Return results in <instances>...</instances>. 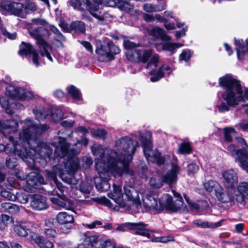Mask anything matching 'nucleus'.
<instances>
[{
	"instance_id": "nucleus-1",
	"label": "nucleus",
	"mask_w": 248,
	"mask_h": 248,
	"mask_svg": "<svg viewBox=\"0 0 248 248\" xmlns=\"http://www.w3.org/2000/svg\"><path fill=\"white\" fill-rule=\"evenodd\" d=\"M115 148L119 152L110 149H104L100 145L92 147V151L95 156V168L99 176L94 178L96 188L99 191L109 189L108 182L110 176L114 177L122 176L124 173L131 176L135 172L129 168V164L133 159L139 143L128 136L123 137L115 141Z\"/></svg>"
},
{
	"instance_id": "nucleus-2",
	"label": "nucleus",
	"mask_w": 248,
	"mask_h": 248,
	"mask_svg": "<svg viewBox=\"0 0 248 248\" xmlns=\"http://www.w3.org/2000/svg\"><path fill=\"white\" fill-rule=\"evenodd\" d=\"M52 145L55 148L54 159H57L59 164L54 166L52 171L46 170L47 177L53 180L56 188L52 191H48L49 194L57 195L62 200H60L58 205L64 208H67L65 192L66 188L61 183H58L57 175L62 180L69 184L76 185L78 179L74 175L79 167V160L76 157L81 149L82 143L78 140L74 145L71 146L66 142L64 138L59 137L58 142H53Z\"/></svg>"
},
{
	"instance_id": "nucleus-3",
	"label": "nucleus",
	"mask_w": 248,
	"mask_h": 248,
	"mask_svg": "<svg viewBox=\"0 0 248 248\" xmlns=\"http://www.w3.org/2000/svg\"><path fill=\"white\" fill-rule=\"evenodd\" d=\"M23 123L24 125L19 133L18 140H15L13 137H10V140L12 142L7 145L6 152H12L25 161L30 158L34 163L38 162L46 165L50 159L52 150L47 143L39 142L36 135L47 130L49 126L47 124L38 126L30 118L26 119Z\"/></svg>"
},
{
	"instance_id": "nucleus-4",
	"label": "nucleus",
	"mask_w": 248,
	"mask_h": 248,
	"mask_svg": "<svg viewBox=\"0 0 248 248\" xmlns=\"http://www.w3.org/2000/svg\"><path fill=\"white\" fill-rule=\"evenodd\" d=\"M219 84L224 90L222 97L226 101L218 102L217 105L220 112L228 111L230 107H235L239 102L248 100V88L243 90L240 81L232 76L226 75L219 78Z\"/></svg>"
},
{
	"instance_id": "nucleus-5",
	"label": "nucleus",
	"mask_w": 248,
	"mask_h": 248,
	"mask_svg": "<svg viewBox=\"0 0 248 248\" xmlns=\"http://www.w3.org/2000/svg\"><path fill=\"white\" fill-rule=\"evenodd\" d=\"M117 0H93L91 2L89 0H71V5L75 9L84 11L88 10L90 13L99 21H102L108 17V14L101 10L100 7L104 5L108 7H114L116 5Z\"/></svg>"
},
{
	"instance_id": "nucleus-6",
	"label": "nucleus",
	"mask_w": 248,
	"mask_h": 248,
	"mask_svg": "<svg viewBox=\"0 0 248 248\" xmlns=\"http://www.w3.org/2000/svg\"><path fill=\"white\" fill-rule=\"evenodd\" d=\"M113 186V192L109 193L108 197L125 210L134 211L135 203H137L140 199L138 190L132 186H124V193L122 194L120 186L115 184Z\"/></svg>"
},
{
	"instance_id": "nucleus-7",
	"label": "nucleus",
	"mask_w": 248,
	"mask_h": 248,
	"mask_svg": "<svg viewBox=\"0 0 248 248\" xmlns=\"http://www.w3.org/2000/svg\"><path fill=\"white\" fill-rule=\"evenodd\" d=\"M139 138L140 140L145 156L147 160L155 162L160 166L163 164L170 156L168 155H162L157 151H153L152 144V136L150 133H141L139 132Z\"/></svg>"
},
{
	"instance_id": "nucleus-8",
	"label": "nucleus",
	"mask_w": 248,
	"mask_h": 248,
	"mask_svg": "<svg viewBox=\"0 0 248 248\" xmlns=\"http://www.w3.org/2000/svg\"><path fill=\"white\" fill-rule=\"evenodd\" d=\"M29 32L31 36L36 40L41 55L46 56L50 61L52 62L53 59L50 54L52 47L43 39V36L49 35L48 30L43 26H38L33 27Z\"/></svg>"
},
{
	"instance_id": "nucleus-9",
	"label": "nucleus",
	"mask_w": 248,
	"mask_h": 248,
	"mask_svg": "<svg viewBox=\"0 0 248 248\" xmlns=\"http://www.w3.org/2000/svg\"><path fill=\"white\" fill-rule=\"evenodd\" d=\"M158 60V55L157 54L154 55L147 65L146 68L151 70L149 74L154 76L150 78V80L152 82L158 81L163 77L165 74V72H166V73L168 76H169L171 73L170 67L166 64L162 65L156 71V68L157 66Z\"/></svg>"
},
{
	"instance_id": "nucleus-10",
	"label": "nucleus",
	"mask_w": 248,
	"mask_h": 248,
	"mask_svg": "<svg viewBox=\"0 0 248 248\" xmlns=\"http://www.w3.org/2000/svg\"><path fill=\"white\" fill-rule=\"evenodd\" d=\"M246 148L238 149L237 147H235L233 144L229 145L227 150L239 163L240 166L246 171L248 172V146L244 144Z\"/></svg>"
},
{
	"instance_id": "nucleus-11",
	"label": "nucleus",
	"mask_w": 248,
	"mask_h": 248,
	"mask_svg": "<svg viewBox=\"0 0 248 248\" xmlns=\"http://www.w3.org/2000/svg\"><path fill=\"white\" fill-rule=\"evenodd\" d=\"M137 203H135V209L133 211L136 213L148 212L152 209H158L157 199L151 195L143 196L142 201L139 199Z\"/></svg>"
},
{
	"instance_id": "nucleus-12",
	"label": "nucleus",
	"mask_w": 248,
	"mask_h": 248,
	"mask_svg": "<svg viewBox=\"0 0 248 248\" xmlns=\"http://www.w3.org/2000/svg\"><path fill=\"white\" fill-rule=\"evenodd\" d=\"M82 248H124L120 246H112L110 241H103L96 235L86 237L82 245Z\"/></svg>"
},
{
	"instance_id": "nucleus-13",
	"label": "nucleus",
	"mask_w": 248,
	"mask_h": 248,
	"mask_svg": "<svg viewBox=\"0 0 248 248\" xmlns=\"http://www.w3.org/2000/svg\"><path fill=\"white\" fill-rule=\"evenodd\" d=\"M173 161L171 163V168L165 174L161 176L163 183L168 184L170 186L175 184L178 179V175L180 174L181 169L177 163L178 160L176 157H173Z\"/></svg>"
},
{
	"instance_id": "nucleus-14",
	"label": "nucleus",
	"mask_w": 248,
	"mask_h": 248,
	"mask_svg": "<svg viewBox=\"0 0 248 248\" xmlns=\"http://www.w3.org/2000/svg\"><path fill=\"white\" fill-rule=\"evenodd\" d=\"M147 225L142 222L125 223L118 226L116 230L125 232L134 230L136 234L149 238L150 237L149 230L146 229Z\"/></svg>"
},
{
	"instance_id": "nucleus-15",
	"label": "nucleus",
	"mask_w": 248,
	"mask_h": 248,
	"mask_svg": "<svg viewBox=\"0 0 248 248\" xmlns=\"http://www.w3.org/2000/svg\"><path fill=\"white\" fill-rule=\"evenodd\" d=\"M153 54L151 49L140 48L135 49L134 50L129 51L126 54V57L128 61L137 62L140 61L146 62Z\"/></svg>"
},
{
	"instance_id": "nucleus-16",
	"label": "nucleus",
	"mask_w": 248,
	"mask_h": 248,
	"mask_svg": "<svg viewBox=\"0 0 248 248\" xmlns=\"http://www.w3.org/2000/svg\"><path fill=\"white\" fill-rule=\"evenodd\" d=\"M26 178V185L23 186V188L28 192H32L35 189H39L40 185L44 184V177L34 171L29 173Z\"/></svg>"
},
{
	"instance_id": "nucleus-17",
	"label": "nucleus",
	"mask_w": 248,
	"mask_h": 248,
	"mask_svg": "<svg viewBox=\"0 0 248 248\" xmlns=\"http://www.w3.org/2000/svg\"><path fill=\"white\" fill-rule=\"evenodd\" d=\"M6 89V94L14 99H30L34 97L31 92L25 91L23 88L9 85Z\"/></svg>"
},
{
	"instance_id": "nucleus-18",
	"label": "nucleus",
	"mask_w": 248,
	"mask_h": 248,
	"mask_svg": "<svg viewBox=\"0 0 248 248\" xmlns=\"http://www.w3.org/2000/svg\"><path fill=\"white\" fill-rule=\"evenodd\" d=\"M1 7L8 11L10 12L15 16H19L22 18L25 17V12L24 9V5L23 3L5 1L1 3Z\"/></svg>"
},
{
	"instance_id": "nucleus-19",
	"label": "nucleus",
	"mask_w": 248,
	"mask_h": 248,
	"mask_svg": "<svg viewBox=\"0 0 248 248\" xmlns=\"http://www.w3.org/2000/svg\"><path fill=\"white\" fill-rule=\"evenodd\" d=\"M56 218L58 223L63 225L60 228L61 232L68 233L72 227L71 224L74 222L73 216L67 212H61L58 214Z\"/></svg>"
},
{
	"instance_id": "nucleus-20",
	"label": "nucleus",
	"mask_w": 248,
	"mask_h": 248,
	"mask_svg": "<svg viewBox=\"0 0 248 248\" xmlns=\"http://www.w3.org/2000/svg\"><path fill=\"white\" fill-rule=\"evenodd\" d=\"M164 208L174 212L181 210V207L177 204V202L173 201L172 197L168 194H163L159 202L158 209Z\"/></svg>"
},
{
	"instance_id": "nucleus-21",
	"label": "nucleus",
	"mask_w": 248,
	"mask_h": 248,
	"mask_svg": "<svg viewBox=\"0 0 248 248\" xmlns=\"http://www.w3.org/2000/svg\"><path fill=\"white\" fill-rule=\"evenodd\" d=\"M18 53L21 55H32L33 63L36 67L39 66V62L38 61V54L31 44L22 42L20 46V49Z\"/></svg>"
},
{
	"instance_id": "nucleus-22",
	"label": "nucleus",
	"mask_w": 248,
	"mask_h": 248,
	"mask_svg": "<svg viewBox=\"0 0 248 248\" xmlns=\"http://www.w3.org/2000/svg\"><path fill=\"white\" fill-rule=\"evenodd\" d=\"M224 184L228 188H233L237 185L238 177L236 172L233 170H229L223 173Z\"/></svg>"
},
{
	"instance_id": "nucleus-23",
	"label": "nucleus",
	"mask_w": 248,
	"mask_h": 248,
	"mask_svg": "<svg viewBox=\"0 0 248 248\" xmlns=\"http://www.w3.org/2000/svg\"><path fill=\"white\" fill-rule=\"evenodd\" d=\"M238 194H235V200L240 203L248 201V183L243 182L239 183L237 186Z\"/></svg>"
},
{
	"instance_id": "nucleus-24",
	"label": "nucleus",
	"mask_w": 248,
	"mask_h": 248,
	"mask_svg": "<svg viewBox=\"0 0 248 248\" xmlns=\"http://www.w3.org/2000/svg\"><path fill=\"white\" fill-rule=\"evenodd\" d=\"M30 204L31 208L36 210H42L47 207L45 197L38 194L32 195Z\"/></svg>"
},
{
	"instance_id": "nucleus-25",
	"label": "nucleus",
	"mask_w": 248,
	"mask_h": 248,
	"mask_svg": "<svg viewBox=\"0 0 248 248\" xmlns=\"http://www.w3.org/2000/svg\"><path fill=\"white\" fill-rule=\"evenodd\" d=\"M234 189L232 188H228V190L225 191L223 190L221 186L218 189L216 194L218 199L222 202H230L235 201V195L232 194Z\"/></svg>"
},
{
	"instance_id": "nucleus-26",
	"label": "nucleus",
	"mask_w": 248,
	"mask_h": 248,
	"mask_svg": "<svg viewBox=\"0 0 248 248\" xmlns=\"http://www.w3.org/2000/svg\"><path fill=\"white\" fill-rule=\"evenodd\" d=\"M30 237V240L35 243L40 248H52L53 247L51 242L46 240L43 236L37 233H31Z\"/></svg>"
},
{
	"instance_id": "nucleus-27",
	"label": "nucleus",
	"mask_w": 248,
	"mask_h": 248,
	"mask_svg": "<svg viewBox=\"0 0 248 248\" xmlns=\"http://www.w3.org/2000/svg\"><path fill=\"white\" fill-rule=\"evenodd\" d=\"M30 237V240L35 243L40 248H52L53 247L51 242L46 240L43 236L37 233H31Z\"/></svg>"
},
{
	"instance_id": "nucleus-28",
	"label": "nucleus",
	"mask_w": 248,
	"mask_h": 248,
	"mask_svg": "<svg viewBox=\"0 0 248 248\" xmlns=\"http://www.w3.org/2000/svg\"><path fill=\"white\" fill-rule=\"evenodd\" d=\"M18 127V124L15 120H5L3 122L0 121V128L3 130V132H7L9 134L15 133Z\"/></svg>"
},
{
	"instance_id": "nucleus-29",
	"label": "nucleus",
	"mask_w": 248,
	"mask_h": 248,
	"mask_svg": "<svg viewBox=\"0 0 248 248\" xmlns=\"http://www.w3.org/2000/svg\"><path fill=\"white\" fill-rule=\"evenodd\" d=\"M224 134L225 140L227 142H231L233 138H235L236 142L241 144H245V141L243 138L236 137V132L232 128H225L224 129Z\"/></svg>"
},
{
	"instance_id": "nucleus-30",
	"label": "nucleus",
	"mask_w": 248,
	"mask_h": 248,
	"mask_svg": "<svg viewBox=\"0 0 248 248\" xmlns=\"http://www.w3.org/2000/svg\"><path fill=\"white\" fill-rule=\"evenodd\" d=\"M95 52L98 56V59L100 62L109 61L108 51L107 46L100 45L97 46Z\"/></svg>"
},
{
	"instance_id": "nucleus-31",
	"label": "nucleus",
	"mask_w": 248,
	"mask_h": 248,
	"mask_svg": "<svg viewBox=\"0 0 248 248\" xmlns=\"http://www.w3.org/2000/svg\"><path fill=\"white\" fill-rule=\"evenodd\" d=\"M223 219L216 223H212L208 221H204L200 219H196L193 221V223L195 225L202 228H216L222 225Z\"/></svg>"
},
{
	"instance_id": "nucleus-32",
	"label": "nucleus",
	"mask_w": 248,
	"mask_h": 248,
	"mask_svg": "<svg viewBox=\"0 0 248 248\" xmlns=\"http://www.w3.org/2000/svg\"><path fill=\"white\" fill-rule=\"evenodd\" d=\"M167 7L166 2H163L157 5H153L151 3H146L143 5V10L147 13L159 12L165 10Z\"/></svg>"
},
{
	"instance_id": "nucleus-33",
	"label": "nucleus",
	"mask_w": 248,
	"mask_h": 248,
	"mask_svg": "<svg viewBox=\"0 0 248 248\" xmlns=\"http://www.w3.org/2000/svg\"><path fill=\"white\" fill-rule=\"evenodd\" d=\"M151 34L157 38H161L163 40H170V37L165 33L164 30L158 27H155L151 30Z\"/></svg>"
},
{
	"instance_id": "nucleus-34",
	"label": "nucleus",
	"mask_w": 248,
	"mask_h": 248,
	"mask_svg": "<svg viewBox=\"0 0 248 248\" xmlns=\"http://www.w3.org/2000/svg\"><path fill=\"white\" fill-rule=\"evenodd\" d=\"M10 137H12V136H10L9 137V140L10 141V143H8L7 145L6 146V147H5V149H4V151H5V152L6 153V154H10L11 155H9L8 157H7L6 158V166L9 168V169H14L16 165V156H18L19 157V156H18L17 155H15V154L14 153H13L12 152H9V153H7L6 152V147L7 146V145L10 144V143H11L12 142V141L10 140ZM19 157H20L21 158H22L20 156H19Z\"/></svg>"
},
{
	"instance_id": "nucleus-35",
	"label": "nucleus",
	"mask_w": 248,
	"mask_h": 248,
	"mask_svg": "<svg viewBox=\"0 0 248 248\" xmlns=\"http://www.w3.org/2000/svg\"><path fill=\"white\" fill-rule=\"evenodd\" d=\"M14 232L18 235L25 237L28 234V229L25 223L21 222L15 224L14 226Z\"/></svg>"
},
{
	"instance_id": "nucleus-36",
	"label": "nucleus",
	"mask_w": 248,
	"mask_h": 248,
	"mask_svg": "<svg viewBox=\"0 0 248 248\" xmlns=\"http://www.w3.org/2000/svg\"><path fill=\"white\" fill-rule=\"evenodd\" d=\"M68 93L72 97L73 99L77 103H79L82 99L79 91L74 86L71 85L67 88Z\"/></svg>"
},
{
	"instance_id": "nucleus-37",
	"label": "nucleus",
	"mask_w": 248,
	"mask_h": 248,
	"mask_svg": "<svg viewBox=\"0 0 248 248\" xmlns=\"http://www.w3.org/2000/svg\"><path fill=\"white\" fill-rule=\"evenodd\" d=\"M33 113L39 121L45 120L49 114L48 111L44 108H35L33 109Z\"/></svg>"
},
{
	"instance_id": "nucleus-38",
	"label": "nucleus",
	"mask_w": 248,
	"mask_h": 248,
	"mask_svg": "<svg viewBox=\"0 0 248 248\" xmlns=\"http://www.w3.org/2000/svg\"><path fill=\"white\" fill-rule=\"evenodd\" d=\"M107 46L108 51L109 61L114 59V56L118 54L120 52V49L112 42L109 41L107 43Z\"/></svg>"
},
{
	"instance_id": "nucleus-39",
	"label": "nucleus",
	"mask_w": 248,
	"mask_h": 248,
	"mask_svg": "<svg viewBox=\"0 0 248 248\" xmlns=\"http://www.w3.org/2000/svg\"><path fill=\"white\" fill-rule=\"evenodd\" d=\"M184 196L186 201L190 206L191 209L193 210L199 211L202 208V206L203 205L206 204V202L204 201H198L196 202H193L190 201V200L186 195L184 194Z\"/></svg>"
},
{
	"instance_id": "nucleus-40",
	"label": "nucleus",
	"mask_w": 248,
	"mask_h": 248,
	"mask_svg": "<svg viewBox=\"0 0 248 248\" xmlns=\"http://www.w3.org/2000/svg\"><path fill=\"white\" fill-rule=\"evenodd\" d=\"M23 5L25 16L37 10V5L32 0H25Z\"/></svg>"
},
{
	"instance_id": "nucleus-41",
	"label": "nucleus",
	"mask_w": 248,
	"mask_h": 248,
	"mask_svg": "<svg viewBox=\"0 0 248 248\" xmlns=\"http://www.w3.org/2000/svg\"><path fill=\"white\" fill-rule=\"evenodd\" d=\"M204 186L207 191L211 192L214 190L216 193L217 191H218V189L221 186L217 182L213 180L208 181L204 184Z\"/></svg>"
},
{
	"instance_id": "nucleus-42",
	"label": "nucleus",
	"mask_w": 248,
	"mask_h": 248,
	"mask_svg": "<svg viewBox=\"0 0 248 248\" xmlns=\"http://www.w3.org/2000/svg\"><path fill=\"white\" fill-rule=\"evenodd\" d=\"M70 27L72 30L77 32H84L85 31V24L80 21H76L71 23Z\"/></svg>"
},
{
	"instance_id": "nucleus-43",
	"label": "nucleus",
	"mask_w": 248,
	"mask_h": 248,
	"mask_svg": "<svg viewBox=\"0 0 248 248\" xmlns=\"http://www.w3.org/2000/svg\"><path fill=\"white\" fill-rule=\"evenodd\" d=\"M156 48L159 50H164L168 51H172L175 49V46L174 43H162L157 45Z\"/></svg>"
},
{
	"instance_id": "nucleus-44",
	"label": "nucleus",
	"mask_w": 248,
	"mask_h": 248,
	"mask_svg": "<svg viewBox=\"0 0 248 248\" xmlns=\"http://www.w3.org/2000/svg\"><path fill=\"white\" fill-rule=\"evenodd\" d=\"M163 184L161 177L155 176L150 179V184L151 186L154 188H158L161 187Z\"/></svg>"
},
{
	"instance_id": "nucleus-45",
	"label": "nucleus",
	"mask_w": 248,
	"mask_h": 248,
	"mask_svg": "<svg viewBox=\"0 0 248 248\" xmlns=\"http://www.w3.org/2000/svg\"><path fill=\"white\" fill-rule=\"evenodd\" d=\"M16 201H17L21 203H26L29 201L28 195L25 192H17L16 195Z\"/></svg>"
},
{
	"instance_id": "nucleus-46",
	"label": "nucleus",
	"mask_w": 248,
	"mask_h": 248,
	"mask_svg": "<svg viewBox=\"0 0 248 248\" xmlns=\"http://www.w3.org/2000/svg\"><path fill=\"white\" fill-rule=\"evenodd\" d=\"M93 189V186L87 182H82L80 184L79 190L83 193L89 194Z\"/></svg>"
},
{
	"instance_id": "nucleus-47",
	"label": "nucleus",
	"mask_w": 248,
	"mask_h": 248,
	"mask_svg": "<svg viewBox=\"0 0 248 248\" xmlns=\"http://www.w3.org/2000/svg\"><path fill=\"white\" fill-rule=\"evenodd\" d=\"M120 10L125 11L127 13H130L134 9V6L128 1H124L120 3L119 6Z\"/></svg>"
},
{
	"instance_id": "nucleus-48",
	"label": "nucleus",
	"mask_w": 248,
	"mask_h": 248,
	"mask_svg": "<svg viewBox=\"0 0 248 248\" xmlns=\"http://www.w3.org/2000/svg\"><path fill=\"white\" fill-rule=\"evenodd\" d=\"M191 152V147L189 144L186 142L182 143L179 148V152L181 154H188Z\"/></svg>"
},
{
	"instance_id": "nucleus-49",
	"label": "nucleus",
	"mask_w": 248,
	"mask_h": 248,
	"mask_svg": "<svg viewBox=\"0 0 248 248\" xmlns=\"http://www.w3.org/2000/svg\"><path fill=\"white\" fill-rule=\"evenodd\" d=\"M192 56V52L190 50L186 49L184 50L179 56L180 61L188 62Z\"/></svg>"
},
{
	"instance_id": "nucleus-50",
	"label": "nucleus",
	"mask_w": 248,
	"mask_h": 248,
	"mask_svg": "<svg viewBox=\"0 0 248 248\" xmlns=\"http://www.w3.org/2000/svg\"><path fill=\"white\" fill-rule=\"evenodd\" d=\"M7 184H6L5 186L7 188H10V187L17 188L18 183L16 182L15 178L13 176H10L7 179Z\"/></svg>"
},
{
	"instance_id": "nucleus-51",
	"label": "nucleus",
	"mask_w": 248,
	"mask_h": 248,
	"mask_svg": "<svg viewBox=\"0 0 248 248\" xmlns=\"http://www.w3.org/2000/svg\"><path fill=\"white\" fill-rule=\"evenodd\" d=\"M10 217L6 215H1L0 217V230H3L7 226L10 220Z\"/></svg>"
},
{
	"instance_id": "nucleus-52",
	"label": "nucleus",
	"mask_w": 248,
	"mask_h": 248,
	"mask_svg": "<svg viewBox=\"0 0 248 248\" xmlns=\"http://www.w3.org/2000/svg\"><path fill=\"white\" fill-rule=\"evenodd\" d=\"M51 117L54 122H57L62 119V113L61 111L59 109L53 110L51 115Z\"/></svg>"
},
{
	"instance_id": "nucleus-53",
	"label": "nucleus",
	"mask_w": 248,
	"mask_h": 248,
	"mask_svg": "<svg viewBox=\"0 0 248 248\" xmlns=\"http://www.w3.org/2000/svg\"><path fill=\"white\" fill-rule=\"evenodd\" d=\"M107 133V131L103 129H93L92 130V133L94 136L102 139L105 137Z\"/></svg>"
},
{
	"instance_id": "nucleus-54",
	"label": "nucleus",
	"mask_w": 248,
	"mask_h": 248,
	"mask_svg": "<svg viewBox=\"0 0 248 248\" xmlns=\"http://www.w3.org/2000/svg\"><path fill=\"white\" fill-rule=\"evenodd\" d=\"M0 195L2 197L9 200L16 201V197L15 196V194H12L8 190L4 189L0 191Z\"/></svg>"
},
{
	"instance_id": "nucleus-55",
	"label": "nucleus",
	"mask_w": 248,
	"mask_h": 248,
	"mask_svg": "<svg viewBox=\"0 0 248 248\" xmlns=\"http://www.w3.org/2000/svg\"><path fill=\"white\" fill-rule=\"evenodd\" d=\"M15 107L17 108H24L23 106L18 103H12L10 105H8V107L6 108H4L5 109V112L8 114L11 115L13 113V109H12V108Z\"/></svg>"
},
{
	"instance_id": "nucleus-56",
	"label": "nucleus",
	"mask_w": 248,
	"mask_h": 248,
	"mask_svg": "<svg viewBox=\"0 0 248 248\" xmlns=\"http://www.w3.org/2000/svg\"><path fill=\"white\" fill-rule=\"evenodd\" d=\"M123 44L124 48L128 50L133 49L139 46V44H136L133 42L125 39L124 40Z\"/></svg>"
},
{
	"instance_id": "nucleus-57",
	"label": "nucleus",
	"mask_w": 248,
	"mask_h": 248,
	"mask_svg": "<svg viewBox=\"0 0 248 248\" xmlns=\"http://www.w3.org/2000/svg\"><path fill=\"white\" fill-rule=\"evenodd\" d=\"M1 32L2 34L4 36L7 37L8 38L14 40L16 39V32L13 33H10L9 32L7 31V30L5 29V28L1 27L0 28Z\"/></svg>"
},
{
	"instance_id": "nucleus-58",
	"label": "nucleus",
	"mask_w": 248,
	"mask_h": 248,
	"mask_svg": "<svg viewBox=\"0 0 248 248\" xmlns=\"http://www.w3.org/2000/svg\"><path fill=\"white\" fill-rule=\"evenodd\" d=\"M49 29L57 36L60 40L63 41L65 40L63 35L57 28L51 25L49 26Z\"/></svg>"
},
{
	"instance_id": "nucleus-59",
	"label": "nucleus",
	"mask_w": 248,
	"mask_h": 248,
	"mask_svg": "<svg viewBox=\"0 0 248 248\" xmlns=\"http://www.w3.org/2000/svg\"><path fill=\"white\" fill-rule=\"evenodd\" d=\"M82 167L85 169L89 168L93 164V160L90 157H84L82 158Z\"/></svg>"
},
{
	"instance_id": "nucleus-60",
	"label": "nucleus",
	"mask_w": 248,
	"mask_h": 248,
	"mask_svg": "<svg viewBox=\"0 0 248 248\" xmlns=\"http://www.w3.org/2000/svg\"><path fill=\"white\" fill-rule=\"evenodd\" d=\"M45 234L48 238H54L57 235V232L56 231L51 228H45Z\"/></svg>"
},
{
	"instance_id": "nucleus-61",
	"label": "nucleus",
	"mask_w": 248,
	"mask_h": 248,
	"mask_svg": "<svg viewBox=\"0 0 248 248\" xmlns=\"http://www.w3.org/2000/svg\"><path fill=\"white\" fill-rule=\"evenodd\" d=\"M31 21L33 25L38 26L44 27V26L47 24L45 20L40 18H33Z\"/></svg>"
},
{
	"instance_id": "nucleus-62",
	"label": "nucleus",
	"mask_w": 248,
	"mask_h": 248,
	"mask_svg": "<svg viewBox=\"0 0 248 248\" xmlns=\"http://www.w3.org/2000/svg\"><path fill=\"white\" fill-rule=\"evenodd\" d=\"M102 225V222L99 220H95L91 224H87L85 225V226L89 229H92L98 228Z\"/></svg>"
},
{
	"instance_id": "nucleus-63",
	"label": "nucleus",
	"mask_w": 248,
	"mask_h": 248,
	"mask_svg": "<svg viewBox=\"0 0 248 248\" xmlns=\"http://www.w3.org/2000/svg\"><path fill=\"white\" fill-rule=\"evenodd\" d=\"M199 170V167L194 163L190 164L187 166V171L189 173H195Z\"/></svg>"
},
{
	"instance_id": "nucleus-64",
	"label": "nucleus",
	"mask_w": 248,
	"mask_h": 248,
	"mask_svg": "<svg viewBox=\"0 0 248 248\" xmlns=\"http://www.w3.org/2000/svg\"><path fill=\"white\" fill-rule=\"evenodd\" d=\"M171 240L170 239V237L168 236H162L155 237L152 239V241L154 242H162V243H167L168 242L170 241Z\"/></svg>"
}]
</instances>
